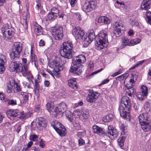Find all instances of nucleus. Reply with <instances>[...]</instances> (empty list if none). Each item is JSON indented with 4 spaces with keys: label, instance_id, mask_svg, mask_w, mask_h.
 <instances>
[{
    "label": "nucleus",
    "instance_id": "obj_29",
    "mask_svg": "<svg viewBox=\"0 0 151 151\" xmlns=\"http://www.w3.org/2000/svg\"><path fill=\"white\" fill-rule=\"evenodd\" d=\"M98 22L99 23H102L106 24L110 23V19L106 17L102 16L99 17L98 19Z\"/></svg>",
    "mask_w": 151,
    "mask_h": 151
},
{
    "label": "nucleus",
    "instance_id": "obj_23",
    "mask_svg": "<svg viewBox=\"0 0 151 151\" xmlns=\"http://www.w3.org/2000/svg\"><path fill=\"white\" fill-rule=\"evenodd\" d=\"M19 111L17 110H10L7 111V115L8 117L11 119V117H18Z\"/></svg>",
    "mask_w": 151,
    "mask_h": 151
},
{
    "label": "nucleus",
    "instance_id": "obj_45",
    "mask_svg": "<svg viewBox=\"0 0 151 151\" xmlns=\"http://www.w3.org/2000/svg\"><path fill=\"white\" fill-rule=\"evenodd\" d=\"M32 47L31 46V62L32 63L34 61H35L37 59V57L32 52Z\"/></svg>",
    "mask_w": 151,
    "mask_h": 151
},
{
    "label": "nucleus",
    "instance_id": "obj_42",
    "mask_svg": "<svg viewBox=\"0 0 151 151\" xmlns=\"http://www.w3.org/2000/svg\"><path fill=\"white\" fill-rule=\"evenodd\" d=\"M76 84V82H74L72 81H68V85L73 89H76L77 88V85Z\"/></svg>",
    "mask_w": 151,
    "mask_h": 151
},
{
    "label": "nucleus",
    "instance_id": "obj_61",
    "mask_svg": "<svg viewBox=\"0 0 151 151\" xmlns=\"http://www.w3.org/2000/svg\"><path fill=\"white\" fill-rule=\"evenodd\" d=\"M128 35L131 36L134 34V31L132 29H130L128 32Z\"/></svg>",
    "mask_w": 151,
    "mask_h": 151
},
{
    "label": "nucleus",
    "instance_id": "obj_7",
    "mask_svg": "<svg viewBox=\"0 0 151 151\" xmlns=\"http://www.w3.org/2000/svg\"><path fill=\"white\" fill-rule=\"evenodd\" d=\"M49 66L51 68H54L52 72L49 69L47 70V71L51 76L53 77L55 76L57 78H59L60 76V75L59 72L63 69V68L60 66L58 62L55 60L52 61L50 63Z\"/></svg>",
    "mask_w": 151,
    "mask_h": 151
},
{
    "label": "nucleus",
    "instance_id": "obj_53",
    "mask_svg": "<svg viewBox=\"0 0 151 151\" xmlns=\"http://www.w3.org/2000/svg\"><path fill=\"white\" fill-rule=\"evenodd\" d=\"M145 61V60H143L138 62L136 65H135L133 67L131 68L129 70H131L132 69H134L135 68V67H137L141 65L143 63H144Z\"/></svg>",
    "mask_w": 151,
    "mask_h": 151
},
{
    "label": "nucleus",
    "instance_id": "obj_36",
    "mask_svg": "<svg viewBox=\"0 0 151 151\" xmlns=\"http://www.w3.org/2000/svg\"><path fill=\"white\" fill-rule=\"evenodd\" d=\"M141 93L144 96H146L148 93V89L147 86H142L141 88Z\"/></svg>",
    "mask_w": 151,
    "mask_h": 151
},
{
    "label": "nucleus",
    "instance_id": "obj_2",
    "mask_svg": "<svg viewBox=\"0 0 151 151\" xmlns=\"http://www.w3.org/2000/svg\"><path fill=\"white\" fill-rule=\"evenodd\" d=\"M92 131L95 133L101 135L104 134L111 139L116 138L118 135V132L117 130L113 128L111 126H109L108 127V129L105 132L104 129L98 126L94 125L92 126Z\"/></svg>",
    "mask_w": 151,
    "mask_h": 151
},
{
    "label": "nucleus",
    "instance_id": "obj_33",
    "mask_svg": "<svg viewBox=\"0 0 151 151\" xmlns=\"http://www.w3.org/2000/svg\"><path fill=\"white\" fill-rule=\"evenodd\" d=\"M129 74L128 73H126L116 78V80L117 81H120L123 80L124 79L125 80H127L129 78Z\"/></svg>",
    "mask_w": 151,
    "mask_h": 151
},
{
    "label": "nucleus",
    "instance_id": "obj_9",
    "mask_svg": "<svg viewBox=\"0 0 151 151\" xmlns=\"http://www.w3.org/2000/svg\"><path fill=\"white\" fill-rule=\"evenodd\" d=\"M51 125L60 136L63 137L65 135L66 129L60 123L56 121L52 122Z\"/></svg>",
    "mask_w": 151,
    "mask_h": 151
},
{
    "label": "nucleus",
    "instance_id": "obj_64",
    "mask_svg": "<svg viewBox=\"0 0 151 151\" xmlns=\"http://www.w3.org/2000/svg\"><path fill=\"white\" fill-rule=\"evenodd\" d=\"M132 24L133 26H137L139 24L138 22L137 21H132Z\"/></svg>",
    "mask_w": 151,
    "mask_h": 151
},
{
    "label": "nucleus",
    "instance_id": "obj_57",
    "mask_svg": "<svg viewBox=\"0 0 151 151\" xmlns=\"http://www.w3.org/2000/svg\"><path fill=\"white\" fill-rule=\"evenodd\" d=\"M70 5L72 7H74L76 5V0H69Z\"/></svg>",
    "mask_w": 151,
    "mask_h": 151
},
{
    "label": "nucleus",
    "instance_id": "obj_24",
    "mask_svg": "<svg viewBox=\"0 0 151 151\" xmlns=\"http://www.w3.org/2000/svg\"><path fill=\"white\" fill-rule=\"evenodd\" d=\"M3 35V38L6 40H9L13 35L14 32L13 30H7L4 32L1 33Z\"/></svg>",
    "mask_w": 151,
    "mask_h": 151
},
{
    "label": "nucleus",
    "instance_id": "obj_35",
    "mask_svg": "<svg viewBox=\"0 0 151 151\" xmlns=\"http://www.w3.org/2000/svg\"><path fill=\"white\" fill-rule=\"evenodd\" d=\"M113 118V116L112 114H109L104 117L102 119V120L104 122H108L111 121Z\"/></svg>",
    "mask_w": 151,
    "mask_h": 151
},
{
    "label": "nucleus",
    "instance_id": "obj_8",
    "mask_svg": "<svg viewBox=\"0 0 151 151\" xmlns=\"http://www.w3.org/2000/svg\"><path fill=\"white\" fill-rule=\"evenodd\" d=\"M73 113L76 117L82 119H87L90 116L89 111L87 109H77Z\"/></svg>",
    "mask_w": 151,
    "mask_h": 151
},
{
    "label": "nucleus",
    "instance_id": "obj_19",
    "mask_svg": "<svg viewBox=\"0 0 151 151\" xmlns=\"http://www.w3.org/2000/svg\"><path fill=\"white\" fill-rule=\"evenodd\" d=\"M121 106H122L124 107H127V108H130L131 104L130 100L128 97L127 96H123L121 99L120 101Z\"/></svg>",
    "mask_w": 151,
    "mask_h": 151
},
{
    "label": "nucleus",
    "instance_id": "obj_40",
    "mask_svg": "<svg viewBox=\"0 0 151 151\" xmlns=\"http://www.w3.org/2000/svg\"><path fill=\"white\" fill-rule=\"evenodd\" d=\"M35 8L37 10V12L38 13H43L44 12L42 7L41 6V4L39 2H37L36 3Z\"/></svg>",
    "mask_w": 151,
    "mask_h": 151
},
{
    "label": "nucleus",
    "instance_id": "obj_34",
    "mask_svg": "<svg viewBox=\"0 0 151 151\" xmlns=\"http://www.w3.org/2000/svg\"><path fill=\"white\" fill-rule=\"evenodd\" d=\"M121 130V134L122 135H125L127 132V125L125 124H122L120 127Z\"/></svg>",
    "mask_w": 151,
    "mask_h": 151
},
{
    "label": "nucleus",
    "instance_id": "obj_12",
    "mask_svg": "<svg viewBox=\"0 0 151 151\" xmlns=\"http://www.w3.org/2000/svg\"><path fill=\"white\" fill-rule=\"evenodd\" d=\"M67 109V105L64 103L60 104L58 106L54 109L52 112L56 114H63Z\"/></svg>",
    "mask_w": 151,
    "mask_h": 151
},
{
    "label": "nucleus",
    "instance_id": "obj_32",
    "mask_svg": "<svg viewBox=\"0 0 151 151\" xmlns=\"http://www.w3.org/2000/svg\"><path fill=\"white\" fill-rule=\"evenodd\" d=\"M10 30H13L11 25L8 24H4L1 29V33L4 32L7 30L10 31Z\"/></svg>",
    "mask_w": 151,
    "mask_h": 151
},
{
    "label": "nucleus",
    "instance_id": "obj_37",
    "mask_svg": "<svg viewBox=\"0 0 151 151\" xmlns=\"http://www.w3.org/2000/svg\"><path fill=\"white\" fill-rule=\"evenodd\" d=\"M39 88V85L38 82L37 81V80H35L34 86V91L35 94L37 95V97H39V96L38 92Z\"/></svg>",
    "mask_w": 151,
    "mask_h": 151
},
{
    "label": "nucleus",
    "instance_id": "obj_14",
    "mask_svg": "<svg viewBox=\"0 0 151 151\" xmlns=\"http://www.w3.org/2000/svg\"><path fill=\"white\" fill-rule=\"evenodd\" d=\"M83 69L84 67L82 65L73 64V65L70 67L69 71L74 74L79 75L82 72Z\"/></svg>",
    "mask_w": 151,
    "mask_h": 151
},
{
    "label": "nucleus",
    "instance_id": "obj_5",
    "mask_svg": "<svg viewBox=\"0 0 151 151\" xmlns=\"http://www.w3.org/2000/svg\"><path fill=\"white\" fill-rule=\"evenodd\" d=\"M63 47L60 51L62 56L65 58L70 59L72 58V48L73 45L72 43L69 41L63 43Z\"/></svg>",
    "mask_w": 151,
    "mask_h": 151
},
{
    "label": "nucleus",
    "instance_id": "obj_15",
    "mask_svg": "<svg viewBox=\"0 0 151 151\" xmlns=\"http://www.w3.org/2000/svg\"><path fill=\"white\" fill-rule=\"evenodd\" d=\"M86 61L85 56L83 55H80L76 56L74 57L72 59L73 64L78 65H81V63H83Z\"/></svg>",
    "mask_w": 151,
    "mask_h": 151
},
{
    "label": "nucleus",
    "instance_id": "obj_27",
    "mask_svg": "<svg viewBox=\"0 0 151 151\" xmlns=\"http://www.w3.org/2000/svg\"><path fill=\"white\" fill-rule=\"evenodd\" d=\"M151 2V0H143L141 4V8L145 10L149 9Z\"/></svg>",
    "mask_w": 151,
    "mask_h": 151
},
{
    "label": "nucleus",
    "instance_id": "obj_26",
    "mask_svg": "<svg viewBox=\"0 0 151 151\" xmlns=\"http://www.w3.org/2000/svg\"><path fill=\"white\" fill-rule=\"evenodd\" d=\"M34 31L37 35H40L42 34L43 30L41 27L37 23L34 24Z\"/></svg>",
    "mask_w": 151,
    "mask_h": 151
},
{
    "label": "nucleus",
    "instance_id": "obj_11",
    "mask_svg": "<svg viewBox=\"0 0 151 151\" xmlns=\"http://www.w3.org/2000/svg\"><path fill=\"white\" fill-rule=\"evenodd\" d=\"M96 5V2L95 1H87L85 3L83 6V10L86 12L91 11L95 8Z\"/></svg>",
    "mask_w": 151,
    "mask_h": 151
},
{
    "label": "nucleus",
    "instance_id": "obj_52",
    "mask_svg": "<svg viewBox=\"0 0 151 151\" xmlns=\"http://www.w3.org/2000/svg\"><path fill=\"white\" fill-rule=\"evenodd\" d=\"M14 89L16 92H17L21 91V88L20 86L17 83H16L14 85Z\"/></svg>",
    "mask_w": 151,
    "mask_h": 151
},
{
    "label": "nucleus",
    "instance_id": "obj_28",
    "mask_svg": "<svg viewBox=\"0 0 151 151\" xmlns=\"http://www.w3.org/2000/svg\"><path fill=\"white\" fill-rule=\"evenodd\" d=\"M149 122L148 120L140 124L141 128L145 132H147L150 129V127L148 123Z\"/></svg>",
    "mask_w": 151,
    "mask_h": 151
},
{
    "label": "nucleus",
    "instance_id": "obj_63",
    "mask_svg": "<svg viewBox=\"0 0 151 151\" xmlns=\"http://www.w3.org/2000/svg\"><path fill=\"white\" fill-rule=\"evenodd\" d=\"M39 45L40 46H44L45 45V43L44 41L42 40H40L39 43Z\"/></svg>",
    "mask_w": 151,
    "mask_h": 151
},
{
    "label": "nucleus",
    "instance_id": "obj_16",
    "mask_svg": "<svg viewBox=\"0 0 151 151\" xmlns=\"http://www.w3.org/2000/svg\"><path fill=\"white\" fill-rule=\"evenodd\" d=\"M130 108H127L120 106L119 108V111L120 116L123 118H128L129 117V110Z\"/></svg>",
    "mask_w": 151,
    "mask_h": 151
},
{
    "label": "nucleus",
    "instance_id": "obj_55",
    "mask_svg": "<svg viewBox=\"0 0 151 151\" xmlns=\"http://www.w3.org/2000/svg\"><path fill=\"white\" fill-rule=\"evenodd\" d=\"M85 144V141L81 138H80L78 140V145L79 146L83 145Z\"/></svg>",
    "mask_w": 151,
    "mask_h": 151
},
{
    "label": "nucleus",
    "instance_id": "obj_41",
    "mask_svg": "<svg viewBox=\"0 0 151 151\" xmlns=\"http://www.w3.org/2000/svg\"><path fill=\"white\" fill-rule=\"evenodd\" d=\"M141 40L139 38H136L130 40L131 46H134L139 43L141 42Z\"/></svg>",
    "mask_w": 151,
    "mask_h": 151
},
{
    "label": "nucleus",
    "instance_id": "obj_1",
    "mask_svg": "<svg viewBox=\"0 0 151 151\" xmlns=\"http://www.w3.org/2000/svg\"><path fill=\"white\" fill-rule=\"evenodd\" d=\"M72 33L76 38L83 40L84 43L87 46L91 43L94 37V33L93 30H91L87 36L85 35L84 32L79 27H73Z\"/></svg>",
    "mask_w": 151,
    "mask_h": 151
},
{
    "label": "nucleus",
    "instance_id": "obj_54",
    "mask_svg": "<svg viewBox=\"0 0 151 151\" xmlns=\"http://www.w3.org/2000/svg\"><path fill=\"white\" fill-rule=\"evenodd\" d=\"M103 70V68H101L98 70L96 71L95 72H92V73H91V74H90L88 76V77H90V76H93L94 75L96 74L97 73L101 72Z\"/></svg>",
    "mask_w": 151,
    "mask_h": 151
},
{
    "label": "nucleus",
    "instance_id": "obj_30",
    "mask_svg": "<svg viewBox=\"0 0 151 151\" xmlns=\"http://www.w3.org/2000/svg\"><path fill=\"white\" fill-rule=\"evenodd\" d=\"M30 116L29 113H24V112H19L18 117L21 120H25Z\"/></svg>",
    "mask_w": 151,
    "mask_h": 151
},
{
    "label": "nucleus",
    "instance_id": "obj_31",
    "mask_svg": "<svg viewBox=\"0 0 151 151\" xmlns=\"http://www.w3.org/2000/svg\"><path fill=\"white\" fill-rule=\"evenodd\" d=\"M139 119L140 124L148 121L147 119V114L143 113L140 114L139 116Z\"/></svg>",
    "mask_w": 151,
    "mask_h": 151
},
{
    "label": "nucleus",
    "instance_id": "obj_18",
    "mask_svg": "<svg viewBox=\"0 0 151 151\" xmlns=\"http://www.w3.org/2000/svg\"><path fill=\"white\" fill-rule=\"evenodd\" d=\"M29 5L27 4H26V9L27 12H24L23 14V27L25 29H27L28 27L27 24V19L29 18Z\"/></svg>",
    "mask_w": 151,
    "mask_h": 151
},
{
    "label": "nucleus",
    "instance_id": "obj_48",
    "mask_svg": "<svg viewBox=\"0 0 151 151\" xmlns=\"http://www.w3.org/2000/svg\"><path fill=\"white\" fill-rule=\"evenodd\" d=\"M22 65H23V67H26L27 70H28V65L29 64V62H27L26 58H23L22 59Z\"/></svg>",
    "mask_w": 151,
    "mask_h": 151
},
{
    "label": "nucleus",
    "instance_id": "obj_56",
    "mask_svg": "<svg viewBox=\"0 0 151 151\" xmlns=\"http://www.w3.org/2000/svg\"><path fill=\"white\" fill-rule=\"evenodd\" d=\"M7 102L8 104L9 105H15L17 103L16 101L13 99L9 100Z\"/></svg>",
    "mask_w": 151,
    "mask_h": 151
},
{
    "label": "nucleus",
    "instance_id": "obj_47",
    "mask_svg": "<svg viewBox=\"0 0 151 151\" xmlns=\"http://www.w3.org/2000/svg\"><path fill=\"white\" fill-rule=\"evenodd\" d=\"M57 16H55L54 14L50 12L47 15V19L50 20H51L55 19Z\"/></svg>",
    "mask_w": 151,
    "mask_h": 151
},
{
    "label": "nucleus",
    "instance_id": "obj_21",
    "mask_svg": "<svg viewBox=\"0 0 151 151\" xmlns=\"http://www.w3.org/2000/svg\"><path fill=\"white\" fill-rule=\"evenodd\" d=\"M122 44L120 46V48L123 49L126 46H131L130 40L127 37H124L122 39Z\"/></svg>",
    "mask_w": 151,
    "mask_h": 151
},
{
    "label": "nucleus",
    "instance_id": "obj_38",
    "mask_svg": "<svg viewBox=\"0 0 151 151\" xmlns=\"http://www.w3.org/2000/svg\"><path fill=\"white\" fill-rule=\"evenodd\" d=\"M126 139V137L122 136L118 139V145L122 148L124 145V142Z\"/></svg>",
    "mask_w": 151,
    "mask_h": 151
},
{
    "label": "nucleus",
    "instance_id": "obj_46",
    "mask_svg": "<svg viewBox=\"0 0 151 151\" xmlns=\"http://www.w3.org/2000/svg\"><path fill=\"white\" fill-rule=\"evenodd\" d=\"M51 12L55 15V16L58 17L59 15V10L56 7H52L51 9Z\"/></svg>",
    "mask_w": 151,
    "mask_h": 151
},
{
    "label": "nucleus",
    "instance_id": "obj_39",
    "mask_svg": "<svg viewBox=\"0 0 151 151\" xmlns=\"http://www.w3.org/2000/svg\"><path fill=\"white\" fill-rule=\"evenodd\" d=\"M46 108L49 112H50L53 109L54 104L52 102H49L46 104Z\"/></svg>",
    "mask_w": 151,
    "mask_h": 151
},
{
    "label": "nucleus",
    "instance_id": "obj_60",
    "mask_svg": "<svg viewBox=\"0 0 151 151\" xmlns=\"http://www.w3.org/2000/svg\"><path fill=\"white\" fill-rule=\"evenodd\" d=\"M40 147L42 148H44L45 147V143L42 140H41L40 142Z\"/></svg>",
    "mask_w": 151,
    "mask_h": 151
},
{
    "label": "nucleus",
    "instance_id": "obj_51",
    "mask_svg": "<svg viewBox=\"0 0 151 151\" xmlns=\"http://www.w3.org/2000/svg\"><path fill=\"white\" fill-rule=\"evenodd\" d=\"M137 96L138 99H139L142 100H143L145 96H144L142 95L141 93H138L137 95Z\"/></svg>",
    "mask_w": 151,
    "mask_h": 151
},
{
    "label": "nucleus",
    "instance_id": "obj_59",
    "mask_svg": "<svg viewBox=\"0 0 151 151\" xmlns=\"http://www.w3.org/2000/svg\"><path fill=\"white\" fill-rule=\"evenodd\" d=\"M10 124L9 122H5L2 124L1 126L4 127H7L10 125Z\"/></svg>",
    "mask_w": 151,
    "mask_h": 151
},
{
    "label": "nucleus",
    "instance_id": "obj_25",
    "mask_svg": "<svg viewBox=\"0 0 151 151\" xmlns=\"http://www.w3.org/2000/svg\"><path fill=\"white\" fill-rule=\"evenodd\" d=\"M134 82L135 81L134 78L132 79L129 77L127 80H124V83L125 86L127 88L129 89L133 87Z\"/></svg>",
    "mask_w": 151,
    "mask_h": 151
},
{
    "label": "nucleus",
    "instance_id": "obj_58",
    "mask_svg": "<svg viewBox=\"0 0 151 151\" xmlns=\"http://www.w3.org/2000/svg\"><path fill=\"white\" fill-rule=\"evenodd\" d=\"M40 109V105L38 104H36L35 105V111L37 112L39 111Z\"/></svg>",
    "mask_w": 151,
    "mask_h": 151
},
{
    "label": "nucleus",
    "instance_id": "obj_49",
    "mask_svg": "<svg viewBox=\"0 0 151 151\" xmlns=\"http://www.w3.org/2000/svg\"><path fill=\"white\" fill-rule=\"evenodd\" d=\"M13 88V85L10 82L7 84L6 91L8 93H10L12 91Z\"/></svg>",
    "mask_w": 151,
    "mask_h": 151
},
{
    "label": "nucleus",
    "instance_id": "obj_20",
    "mask_svg": "<svg viewBox=\"0 0 151 151\" xmlns=\"http://www.w3.org/2000/svg\"><path fill=\"white\" fill-rule=\"evenodd\" d=\"M38 128L40 130H42L44 129L47 125V122L45 119L42 117L39 118L37 122Z\"/></svg>",
    "mask_w": 151,
    "mask_h": 151
},
{
    "label": "nucleus",
    "instance_id": "obj_6",
    "mask_svg": "<svg viewBox=\"0 0 151 151\" xmlns=\"http://www.w3.org/2000/svg\"><path fill=\"white\" fill-rule=\"evenodd\" d=\"M22 49V43L19 42L14 43L11 52H10V56L12 60H17L19 58L20 53Z\"/></svg>",
    "mask_w": 151,
    "mask_h": 151
},
{
    "label": "nucleus",
    "instance_id": "obj_44",
    "mask_svg": "<svg viewBox=\"0 0 151 151\" xmlns=\"http://www.w3.org/2000/svg\"><path fill=\"white\" fill-rule=\"evenodd\" d=\"M21 95L22 96L23 99L24 100V102H27L28 100L29 95L27 93L22 92L21 93Z\"/></svg>",
    "mask_w": 151,
    "mask_h": 151
},
{
    "label": "nucleus",
    "instance_id": "obj_62",
    "mask_svg": "<svg viewBox=\"0 0 151 151\" xmlns=\"http://www.w3.org/2000/svg\"><path fill=\"white\" fill-rule=\"evenodd\" d=\"M44 85L45 86L48 87L50 85V82L47 80H45L44 82Z\"/></svg>",
    "mask_w": 151,
    "mask_h": 151
},
{
    "label": "nucleus",
    "instance_id": "obj_50",
    "mask_svg": "<svg viewBox=\"0 0 151 151\" xmlns=\"http://www.w3.org/2000/svg\"><path fill=\"white\" fill-rule=\"evenodd\" d=\"M65 116L68 120L71 122L72 120V117L70 112L68 111L66 113Z\"/></svg>",
    "mask_w": 151,
    "mask_h": 151
},
{
    "label": "nucleus",
    "instance_id": "obj_10",
    "mask_svg": "<svg viewBox=\"0 0 151 151\" xmlns=\"http://www.w3.org/2000/svg\"><path fill=\"white\" fill-rule=\"evenodd\" d=\"M51 30L52 35L55 40H59L63 38V35L62 27H53Z\"/></svg>",
    "mask_w": 151,
    "mask_h": 151
},
{
    "label": "nucleus",
    "instance_id": "obj_3",
    "mask_svg": "<svg viewBox=\"0 0 151 151\" xmlns=\"http://www.w3.org/2000/svg\"><path fill=\"white\" fill-rule=\"evenodd\" d=\"M95 37H94V38ZM95 38L96 40L95 44L96 47L97 49H102L107 47L108 45V36L106 32H101L95 37Z\"/></svg>",
    "mask_w": 151,
    "mask_h": 151
},
{
    "label": "nucleus",
    "instance_id": "obj_43",
    "mask_svg": "<svg viewBox=\"0 0 151 151\" xmlns=\"http://www.w3.org/2000/svg\"><path fill=\"white\" fill-rule=\"evenodd\" d=\"M146 20L151 24V12L149 11H147L146 13Z\"/></svg>",
    "mask_w": 151,
    "mask_h": 151
},
{
    "label": "nucleus",
    "instance_id": "obj_4",
    "mask_svg": "<svg viewBox=\"0 0 151 151\" xmlns=\"http://www.w3.org/2000/svg\"><path fill=\"white\" fill-rule=\"evenodd\" d=\"M10 68L17 73H22L24 76H28L29 78H33V76L30 71L27 70L26 67H23L21 63L17 61L12 62L10 64Z\"/></svg>",
    "mask_w": 151,
    "mask_h": 151
},
{
    "label": "nucleus",
    "instance_id": "obj_13",
    "mask_svg": "<svg viewBox=\"0 0 151 151\" xmlns=\"http://www.w3.org/2000/svg\"><path fill=\"white\" fill-rule=\"evenodd\" d=\"M114 33L116 37L122 35V31L124 29L123 25L119 22H115L114 24Z\"/></svg>",
    "mask_w": 151,
    "mask_h": 151
},
{
    "label": "nucleus",
    "instance_id": "obj_22",
    "mask_svg": "<svg viewBox=\"0 0 151 151\" xmlns=\"http://www.w3.org/2000/svg\"><path fill=\"white\" fill-rule=\"evenodd\" d=\"M6 61L5 56L2 55H0V73L5 70L4 64Z\"/></svg>",
    "mask_w": 151,
    "mask_h": 151
},
{
    "label": "nucleus",
    "instance_id": "obj_17",
    "mask_svg": "<svg viewBox=\"0 0 151 151\" xmlns=\"http://www.w3.org/2000/svg\"><path fill=\"white\" fill-rule=\"evenodd\" d=\"M99 96V93L98 92H93L90 93L87 97V101L91 103L94 102L97 100Z\"/></svg>",
    "mask_w": 151,
    "mask_h": 151
}]
</instances>
